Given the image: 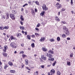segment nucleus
Masks as SVG:
<instances>
[{"instance_id":"1","label":"nucleus","mask_w":75,"mask_h":75,"mask_svg":"<svg viewBox=\"0 0 75 75\" xmlns=\"http://www.w3.org/2000/svg\"><path fill=\"white\" fill-rule=\"evenodd\" d=\"M10 46L12 48H17V45L14 42H12L11 43Z\"/></svg>"},{"instance_id":"2","label":"nucleus","mask_w":75,"mask_h":75,"mask_svg":"<svg viewBox=\"0 0 75 75\" xmlns=\"http://www.w3.org/2000/svg\"><path fill=\"white\" fill-rule=\"evenodd\" d=\"M9 17H10L11 18L12 20H15L16 18H15V15H14V14L12 13L10 14H9Z\"/></svg>"},{"instance_id":"3","label":"nucleus","mask_w":75,"mask_h":75,"mask_svg":"<svg viewBox=\"0 0 75 75\" xmlns=\"http://www.w3.org/2000/svg\"><path fill=\"white\" fill-rule=\"evenodd\" d=\"M42 8L43 9V10L45 11H47L48 10V8L47 7L46 5L45 4H44L42 6Z\"/></svg>"},{"instance_id":"4","label":"nucleus","mask_w":75,"mask_h":75,"mask_svg":"<svg viewBox=\"0 0 75 75\" xmlns=\"http://www.w3.org/2000/svg\"><path fill=\"white\" fill-rule=\"evenodd\" d=\"M45 55L47 57H49V58H52V54L47 52H46L45 53Z\"/></svg>"},{"instance_id":"5","label":"nucleus","mask_w":75,"mask_h":75,"mask_svg":"<svg viewBox=\"0 0 75 75\" xmlns=\"http://www.w3.org/2000/svg\"><path fill=\"white\" fill-rule=\"evenodd\" d=\"M7 49H8V47H7V46L5 45L4 47L3 51H4V52H6Z\"/></svg>"},{"instance_id":"6","label":"nucleus","mask_w":75,"mask_h":75,"mask_svg":"<svg viewBox=\"0 0 75 75\" xmlns=\"http://www.w3.org/2000/svg\"><path fill=\"white\" fill-rule=\"evenodd\" d=\"M57 8L59 9V8H60L62 7V5L60 4H59V3H58L57 4Z\"/></svg>"},{"instance_id":"7","label":"nucleus","mask_w":75,"mask_h":75,"mask_svg":"<svg viewBox=\"0 0 75 75\" xmlns=\"http://www.w3.org/2000/svg\"><path fill=\"white\" fill-rule=\"evenodd\" d=\"M45 40V37H42L40 39V41L41 42H43Z\"/></svg>"},{"instance_id":"8","label":"nucleus","mask_w":75,"mask_h":75,"mask_svg":"<svg viewBox=\"0 0 75 75\" xmlns=\"http://www.w3.org/2000/svg\"><path fill=\"white\" fill-rule=\"evenodd\" d=\"M41 58L42 59H43L44 61H46L47 59V57L44 55L41 57Z\"/></svg>"},{"instance_id":"9","label":"nucleus","mask_w":75,"mask_h":75,"mask_svg":"<svg viewBox=\"0 0 75 75\" xmlns=\"http://www.w3.org/2000/svg\"><path fill=\"white\" fill-rule=\"evenodd\" d=\"M2 54L3 55V56L4 57H7V54L5 52H2Z\"/></svg>"},{"instance_id":"10","label":"nucleus","mask_w":75,"mask_h":75,"mask_svg":"<svg viewBox=\"0 0 75 75\" xmlns=\"http://www.w3.org/2000/svg\"><path fill=\"white\" fill-rule=\"evenodd\" d=\"M21 34L20 33H17L16 34V35L17 37H21Z\"/></svg>"},{"instance_id":"11","label":"nucleus","mask_w":75,"mask_h":75,"mask_svg":"<svg viewBox=\"0 0 75 75\" xmlns=\"http://www.w3.org/2000/svg\"><path fill=\"white\" fill-rule=\"evenodd\" d=\"M6 19H8L9 18V14L8 13H6Z\"/></svg>"},{"instance_id":"12","label":"nucleus","mask_w":75,"mask_h":75,"mask_svg":"<svg viewBox=\"0 0 75 75\" xmlns=\"http://www.w3.org/2000/svg\"><path fill=\"white\" fill-rule=\"evenodd\" d=\"M45 14V11H42L41 13H40V15L41 16H43Z\"/></svg>"},{"instance_id":"13","label":"nucleus","mask_w":75,"mask_h":75,"mask_svg":"<svg viewBox=\"0 0 75 75\" xmlns=\"http://www.w3.org/2000/svg\"><path fill=\"white\" fill-rule=\"evenodd\" d=\"M8 28H9L8 26H5L3 28L4 30V29H5V30H8Z\"/></svg>"},{"instance_id":"14","label":"nucleus","mask_w":75,"mask_h":75,"mask_svg":"<svg viewBox=\"0 0 75 75\" xmlns=\"http://www.w3.org/2000/svg\"><path fill=\"white\" fill-rule=\"evenodd\" d=\"M66 31V32L65 33L66 34V35H68L70 34L69 31L68 30Z\"/></svg>"},{"instance_id":"15","label":"nucleus","mask_w":75,"mask_h":75,"mask_svg":"<svg viewBox=\"0 0 75 75\" xmlns=\"http://www.w3.org/2000/svg\"><path fill=\"white\" fill-rule=\"evenodd\" d=\"M50 73L52 74H55V70L52 69L50 71Z\"/></svg>"},{"instance_id":"16","label":"nucleus","mask_w":75,"mask_h":75,"mask_svg":"<svg viewBox=\"0 0 75 75\" xmlns=\"http://www.w3.org/2000/svg\"><path fill=\"white\" fill-rule=\"evenodd\" d=\"M10 72L12 74H14V73H16V71H15L14 70H11L10 71Z\"/></svg>"},{"instance_id":"17","label":"nucleus","mask_w":75,"mask_h":75,"mask_svg":"<svg viewBox=\"0 0 75 75\" xmlns=\"http://www.w3.org/2000/svg\"><path fill=\"white\" fill-rule=\"evenodd\" d=\"M20 18L21 20V21H24V18H23V16L21 15V16Z\"/></svg>"},{"instance_id":"18","label":"nucleus","mask_w":75,"mask_h":75,"mask_svg":"<svg viewBox=\"0 0 75 75\" xmlns=\"http://www.w3.org/2000/svg\"><path fill=\"white\" fill-rule=\"evenodd\" d=\"M8 64H9V65L10 66H13V63L10 61L8 62Z\"/></svg>"},{"instance_id":"19","label":"nucleus","mask_w":75,"mask_h":75,"mask_svg":"<svg viewBox=\"0 0 75 75\" xmlns=\"http://www.w3.org/2000/svg\"><path fill=\"white\" fill-rule=\"evenodd\" d=\"M63 29L65 31H67L68 30V28H67V27L65 26H64L63 27Z\"/></svg>"},{"instance_id":"20","label":"nucleus","mask_w":75,"mask_h":75,"mask_svg":"<svg viewBox=\"0 0 75 75\" xmlns=\"http://www.w3.org/2000/svg\"><path fill=\"white\" fill-rule=\"evenodd\" d=\"M19 28L21 30H24L25 29V28H24L23 26H20Z\"/></svg>"},{"instance_id":"21","label":"nucleus","mask_w":75,"mask_h":75,"mask_svg":"<svg viewBox=\"0 0 75 75\" xmlns=\"http://www.w3.org/2000/svg\"><path fill=\"white\" fill-rule=\"evenodd\" d=\"M42 50H43V51L46 52V48H45V47H42Z\"/></svg>"},{"instance_id":"22","label":"nucleus","mask_w":75,"mask_h":75,"mask_svg":"<svg viewBox=\"0 0 75 75\" xmlns=\"http://www.w3.org/2000/svg\"><path fill=\"white\" fill-rule=\"evenodd\" d=\"M10 38L11 40H15V39H16V38H14L13 36L12 35L11 36Z\"/></svg>"},{"instance_id":"23","label":"nucleus","mask_w":75,"mask_h":75,"mask_svg":"<svg viewBox=\"0 0 75 75\" xmlns=\"http://www.w3.org/2000/svg\"><path fill=\"white\" fill-rule=\"evenodd\" d=\"M31 46L32 47V48H34L35 47L34 43H33L31 44Z\"/></svg>"},{"instance_id":"24","label":"nucleus","mask_w":75,"mask_h":75,"mask_svg":"<svg viewBox=\"0 0 75 75\" xmlns=\"http://www.w3.org/2000/svg\"><path fill=\"white\" fill-rule=\"evenodd\" d=\"M8 67V64H6L5 65L4 67V69H6V68H7V67Z\"/></svg>"},{"instance_id":"25","label":"nucleus","mask_w":75,"mask_h":75,"mask_svg":"<svg viewBox=\"0 0 75 75\" xmlns=\"http://www.w3.org/2000/svg\"><path fill=\"white\" fill-rule=\"evenodd\" d=\"M25 62L26 64L28 65V59H25Z\"/></svg>"},{"instance_id":"26","label":"nucleus","mask_w":75,"mask_h":75,"mask_svg":"<svg viewBox=\"0 0 75 75\" xmlns=\"http://www.w3.org/2000/svg\"><path fill=\"white\" fill-rule=\"evenodd\" d=\"M49 52H50V53H51L52 54H53V53H54V52H53V51H52V50H50L49 51Z\"/></svg>"},{"instance_id":"27","label":"nucleus","mask_w":75,"mask_h":75,"mask_svg":"<svg viewBox=\"0 0 75 75\" xmlns=\"http://www.w3.org/2000/svg\"><path fill=\"white\" fill-rule=\"evenodd\" d=\"M35 35L36 36H38V37H39L40 36V34L39 33H35Z\"/></svg>"},{"instance_id":"28","label":"nucleus","mask_w":75,"mask_h":75,"mask_svg":"<svg viewBox=\"0 0 75 75\" xmlns=\"http://www.w3.org/2000/svg\"><path fill=\"white\" fill-rule=\"evenodd\" d=\"M71 64V62H69L67 61V64L69 66H70V64Z\"/></svg>"},{"instance_id":"29","label":"nucleus","mask_w":75,"mask_h":75,"mask_svg":"<svg viewBox=\"0 0 75 75\" xmlns=\"http://www.w3.org/2000/svg\"><path fill=\"white\" fill-rule=\"evenodd\" d=\"M57 75H61V72L59 71H57Z\"/></svg>"},{"instance_id":"30","label":"nucleus","mask_w":75,"mask_h":75,"mask_svg":"<svg viewBox=\"0 0 75 75\" xmlns=\"http://www.w3.org/2000/svg\"><path fill=\"white\" fill-rule=\"evenodd\" d=\"M27 38L28 40H31V37H30V35H27Z\"/></svg>"},{"instance_id":"31","label":"nucleus","mask_w":75,"mask_h":75,"mask_svg":"<svg viewBox=\"0 0 75 75\" xmlns=\"http://www.w3.org/2000/svg\"><path fill=\"white\" fill-rule=\"evenodd\" d=\"M62 37L63 38H65L67 37V35L64 34H63L62 35Z\"/></svg>"},{"instance_id":"32","label":"nucleus","mask_w":75,"mask_h":75,"mask_svg":"<svg viewBox=\"0 0 75 75\" xmlns=\"http://www.w3.org/2000/svg\"><path fill=\"white\" fill-rule=\"evenodd\" d=\"M38 74V71H36V72H35L34 73V75H37Z\"/></svg>"},{"instance_id":"33","label":"nucleus","mask_w":75,"mask_h":75,"mask_svg":"<svg viewBox=\"0 0 75 75\" xmlns=\"http://www.w3.org/2000/svg\"><path fill=\"white\" fill-rule=\"evenodd\" d=\"M27 57V56L24 54H22V57L23 58H25V57Z\"/></svg>"},{"instance_id":"34","label":"nucleus","mask_w":75,"mask_h":75,"mask_svg":"<svg viewBox=\"0 0 75 75\" xmlns=\"http://www.w3.org/2000/svg\"><path fill=\"white\" fill-rule=\"evenodd\" d=\"M35 3L36 4H37V5H38V6H39V2H38V1H36L35 2Z\"/></svg>"},{"instance_id":"35","label":"nucleus","mask_w":75,"mask_h":75,"mask_svg":"<svg viewBox=\"0 0 75 75\" xmlns=\"http://www.w3.org/2000/svg\"><path fill=\"white\" fill-rule=\"evenodd\" d=\"M61 40V39H60V38L59 37H58L57 38V41H59Z\"/></svg>"},{"instance_id":"36","label":"nucleus","mask_w":75,"mask_h":75,"mask_svg":"<svg viewBox=\"0 0 75 75\" xmlns=\"http://www.w3.org/2000/svg\"><path fill=\"white\" fill-rule=\"evenodd\" d=\"M12 13L13 14H16V12L14 10H12Z\"/></svg>"},{"instance_id":"37","label":"nucleus","mask_w":75,"mask_h":75,"mask_svg":"<svg viewBox=\"0 0 75 75\" xmlns=\"http://www.w3.org/2000/svg\"><path fill=\"white\" fill-rule=\"evenodd\" d=\"M40 26V23H38L36 25V27H39Z\"/></svg>"},{"instance_id":"38","label":"nucleus","mask_w":75,"mask_h":75,"mask_svg":"<svg viewBox=\"0 0 75 75\" xmlns=\"http://www.w3.org/2000/svg\"><path fill=\"white\" fill-rule=\"evenodd\" d=\"M56 61H55L54 63L52 65L53 67H54L55 65V64H56Z\"/></svg>"},{"instance_id":"39","label":"nucleus","mask_w":75,"mask_h":75,"mask_svg":"<svg viewBox=\"0 0 75 75\" xmlns=\"http://www.w3.org/2000/svg\"><path fill=\"white\" fill-rule=\"evenodd\" d=\"M50 41H51V42H52V41H54V39L52 38H51L50 39Z\"/></svg>"},{"instance_id":"40","label":"nucleus","mask_w":75,"mask_h":75,"mask_svg":"<svg viewBox=\"0 0 75 75\" xmlns=\"http://www.w3.org/2000/svg\"><path fill=\"white\" fill-rule=\"evenodd\" d=\"M61 23H62L63 24H64L66 23V22L65 21H61Z\"/></svg>"},{"instance_id":"41","label":"nucleus","mask_w":75,"mask_h":75,"mask_svg":"<svg viewBox=\"0 0 75 75\" xmlns=\"http://www.w3.org/2000/svg\"><path fill=\"white\" fill-rule=\"evenodd\" d=\"M24 52L23 51H22L21 52H20L19 53L20 54H24Z\"/></svg>"},{"instance_id":"42","label":"nucleus","mask_w":75,"mask_h":75,"mask_svg":"<svg viewBox=\"0 0 75 75\" xmlns=\"http://www.w3.org/2000/svg\"><path fill=\"white\" fill-rule=\"evenodd\" d=\"M21 66H22L21 68H24V65L23 64V63L22 64Z\"/></svg>"},{"instance_id":"43","label":"nucleus","mask_w":75,"mask_h":75,"mask_svg":"<svg viewBox=\"0 0 75 75\" xmlns=\"http://www.w3.org/2000/svg\"><path fill=\"white\" fill-rule=\"evenodd\" d=\"M70 57H71V58H72V57H73V54L72 53H71L70 54Z\"/></svg>"},{"instance_id":"44","label":"nucleus","mask_w":75,"mask_h":75,"mask_svg":"<svg viewBox=\"0 0 75 75\" xmlns=\"http://www.w3.org/2000/svg\"><path fill=\"white\" fill-rule=\"evenodd\" d=\"M0 30H4V29H3V27L0 26Z\"/></svg>"},{"instance_id":"45","label":"nucleus","mask_w":75,"mask_h":75,"mask_svg":"<svg viewBox=\"0 0 75 75\" xmlns=\"http://www.w3.org/2000/svg\"><path fill=\"white\" fill-rule=\"evenodd\" d=\"M26 69H28V70H29V71H31V70L30 69V68H29V67H26Z\"/></svg>"},{"instance_id":"46","label":"nucleus","mask_w":75,"mask_h":75,"mask_svg":"<svg viewBox=\"0 0 75 75\" xmlns=\"http://www.w3.org/2000/svg\"><path fill=\"white\" fill-rule=\"evenodd\" d=\"M20 23H21V25H23V22L22 21L20 22Z\"/></svg>"},{"instance_id":"47","label":"nucleus","mask_w":75,"mask_h":75,"mask_svg":"<svg viewBox=\"0 0 75 75\" xmlns=\"http://www.w3.org/2000/svg\"><path fill=\"white\" fill-rule=\"evenodd\" d=\"M24 43H22L21 44V47H24Z\"/></svg>"},{"instance_id":"48","label":"nucleus","mask_w":75,"mask_h":75,"mask_svg":"<svg viewBox=\"0 0 75 75\" xmlns=\"http://www.w3.org/2000/svg\"><path fill=\"white\" fill-rule=\"evenodd\" d=\"M28 6V4H25L23 6V7H25V6Z\"/></svg>"},{"instance_id":"49","label":"nucleus","mask_w":75,"mask_h":75,"mask_svg":"<svg viewBox=\"0 0 75 75\" xmlns=\"http://www.w3.org/2000/svg\"><path fill=\"white\" fill-rule=\"evenodd\" d=\"M35 30H36V31H39V29H38V28H35Z\"/></svg>"},{"instance_id":"50","label":"nucleus","mask_w":75,"mask_h":75,"mask_svg":"<svg viewBox=\"0 0 75 75\" xmlns=\"http://www.w3.org/2000/svg\"><path fill=\"white\" fill-rule=\"evenodd\" d=\"M32 13L33 14H34V10L33 9L32 11Z\"/></svg>"},{"instance_id":"51","label":"nucleus","mask_w":75,"mask_h":75,"mask_svg":"<svg viewBox=\"0 0 75 75\" xmlns=\"http://www.w3.org/2000/svg\"><path fill=\"white\" fill-rule=\"evenodd\" d=\"M65 10V9L64 8H63L62 9L61 11H64Z\"/></svg>"},{"instance_id":"52","label":"nucleus","mask_w":75,"mask_h":75,"mask_svg":"<svg viewBox=\"0 0 75 75\" xmlns=\"http://www.w3.org/2000/svg\"><path fill=\"white\" fill-rule=\"evenodd\" d=\"M47 75H52V74L50 72H49L48 73Z\"/></svg>"},{"instance_id":"53","label":"nucleus","mask_w":75,"mask_h":75,"mask_svg":"<svg viewBox=\"0 0 75 75\" xmlns=\"http://www.w3.org/2000/svg\"><path fill=\"white\" fill-rule=\"evenodd\" d=\"M71 5H72V4H73V0H71Z\"/></svg>"},{"instance_id":"54","label":"nucleus","mask_w":75,"mask_h":75,"mask_svg":"<svg viewBox=\"0 0 75 75\" xmlns=\"http://www.w3.org/2000/svg\"><path fill=\"white\" fill-rule=\"evenodd\" d=\"M2 18H4V19H5V18H6L5 17V16H4V15H3L2 16Z\"/></svg>"},{"instance_id":"55","label":"nucleus","mask_w":75,"mask_h":75,"mask_svg":"<svg viewBox=\"0 0 75 75\" xmlns=\"http://www.w3.org/2000/svg\"><path fill=\"white\" fill-rule=\"evenodd\" d=\"M25 13L26 14H27V13H28V11L27 10H25Z\"/></svg>"},{"instance_id":"56","label":"nucleus","mask_w":75,"mask_h":75,"mask_svg":"<svg viewBox=\"0 0 75 75\" xmlns=\"http://www.w3.org/2000/svg\"><path fill=\"white\" fill-rule=\"evenodd\" d=\"M39 59L40 60V62H43V60H42V59H41V58H40Z\"/></svg>"},{"instance_id":"57","label":"nucleus","mask_w":75,"mask_h":75,"mask_svg":"<svg viewBox=\"0 0 75 75\" xmlns=\"http://www.w3.org/2000/svg\"><path fill=\"white\" fill-rule=\"evenodd\" d=\"M32 38H34V37H35V35H32Z\"/></svg>"},{"instance_id":"58","label":"nucleus","mask_w":75,"mask_h":75,"mask_svg":"<svg viewBox=\"0 0 75 75\" xmlns=\"http://www.w3.org/2000/svg\"><path fill=\"white\" fill-rule=\"evenodd\" d=\"M67 40H71V38H67Z\"/></svg>"},{"instance_id":"59","label":"nucleus","mask_w":75,"mask_h":75,"mask_svg":"<svg viewBox=\"0 0 75 75\" xmlns=\"http://www.w3.org/2000/svg\"><path fill=\"white\" fill-rule=\"evenodd\" d=\"M35 12H37V8H35Z\"/></svg>"},{"instance_id":"60","label":"nucleus","mask_w":75,"mask_h":75,"mask_svg":"<svg viewBox=\"0 0 75 75\" xmlns=\"http://www.w3.org/2000/svg\"><path fill=\"white\" fill-rule=\"evenodd\" d=\"M25 35H27V32H25Z\"/></svg>"},{"instance_id":"61","label":"nucleus","mask_w":75,"mask_h":75,"mask_svg":"<svg viewBox=\"0 0 75 75\" xmlns=\"http://www.w3.org/2000/svg\"><path fill=\"white\" fill-rule=\"evenodd\" d=\"M41 68H44V65H42L41 66Z\"/></svg>"},{"instance_id":"62","label":"nucleus","mask_w":75,"mask_h":75,"mask_svg":"<svg viewBox=\"0 0 75 75\" xmlns=\"http://www.w3.org/2000/svg\"><path fill=\"white\" fill-rule=\"evenodd\" d=\"M57 21H60V19H59L58 18L57 19Z\"/></svg>"},{"instance_id":"63","label":"nucleus","mask_w":75,"mask_h":75,"mask_svg":"<svg viewBox=\"0 0 75 75\" xmlns=\"http://www.w3.org/2000/svg\"><path fill=\"white\" fill-rule=\"evenodd\" d=\"M53 60H54V58H52L51 59V61H53Z\"/></svg>"},{"instance_id":"64","label":"nucleus","mask_w":75,"mask_h":75,"mask_svg":"<svg viewBox=\"0 0 75 75\" xmlns=\"http://www.w3.org/2000/svg\"><path fill=\"white\" fill-rule=\"evenodd\" d=\"M6 75H13V74H6Z\"/></svg>"}]
</instances>
